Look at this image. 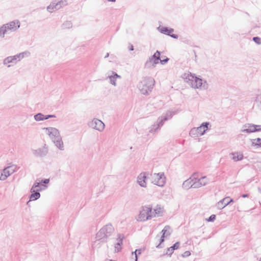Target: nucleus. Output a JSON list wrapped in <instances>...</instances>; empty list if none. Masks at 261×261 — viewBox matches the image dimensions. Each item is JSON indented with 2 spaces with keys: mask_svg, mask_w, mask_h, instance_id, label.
<instances>
[{
  "mask_svg": "<svg viewBox=\"0 0 261 261\" xmlns=\"http://www.w3.org/2000/svg\"><path fill=\"white\" fill-rule=\"evenodd\" d=\"M164 213L163 208L159 205L152 208L150 205L143 206L137 216L138 221H145L153 217L162 216Z\"/></svg>",
  "mask_w": 261,
  "mask_h": 261,
  "instance_id": "f257e3e1",
  "label": "nucleus"
},
{
  "mask_svg": "<svg viewBox=\"0 0 261 261\" xmlns=\"http://www.w3.org/2000/svg\"><path fill=\"white\" fill-rule=\"evenodd\" d=\"M208 182V179L205 176H201L198 173H195L191 177L186 180L184 185L193 188H198L205 186Z\"/></svg>",
  "mask_w": 261,
  "mask_h": 261,
  "instance_id": "f03ea898",
  "label": "nucleus"
},
{
  "mask_svg": "<svg viewBox=\"0 0 261 261\" xmlns=\"http://www.w3.org/2000/svg\"><path fill=\"white\" fill-rule=\"evenodd\" d=\"M155 84V80L152 77H145L140 83L139 89L143 94H147L151 92Z\"/></svg>",
  "mask_w": 261,
  "mask_h": 261,
  "instance_id": "7ed1b4c3",
  "label": "nucleus"
},
{
  "mask_svg": "<svg viewBox=\"0 0 261 261\" xmlns=\"http://www.w3.org/2000/svg\"><path fill=\"white\" fill-rule=\"evenodd\" d=\"M152 182L154 185L162 187L166 182V177L164 173H154L151 177Z\"/></svg>",
  "mask_w": 261,
  "mask_h": 261,
  "instance_id": "20e7f679",
  "label": "nucleus"
},
{
  "mask_svg": "<svg viewBox=\"0 0 261 261\" xmlns=\"http://www.w3.org/2000/svg\"><path fill=\"white\" fill-rule=\"evenodd\" d=\"M16 169L15 166H9L3 170L0 175V180H5L11 174L14 173Z\"/></svg>",
  "mask_w": 261,
  "mask_h": 261,
  "instance_id": "39448f33",
  "label": "nucleus"
},
{
  "mask_svg": "<svg viewBox=\"0 0 261 261\" xmlns=\"http://www.w3.org/2000/svg\"><path fill=\"white\" fill-rule=\"evenodd\" d=\"M187 78L189 81H191V84L193 87L195 88H198L200 87L202 84V80L199 79L191 74H188Z\"/></svg>",
  "mask_w": 261,
  "mask_h": 261,
  "instance_id": "423d86ee",
  "label": "nucleus"
},
{
  "mask_svg": "<svg viewBox=\"0 0 261 261\" xmlns=\"http://www.w3.org/2000/svg\"><path fill=\"white\" fill-rule=\"evenodd\" d=\"M40 184H41L40 182H36L32 187L31 191L32 193H32L30 197V200H35L40 197V193L39 192H36V191H39L41 190V189H37V187H39V185H40Z\"/></svg>",
  "mask_w": 261,
  "mask_h": 261,
  "instance_id": "0eeeda50",
  "label": "nucleus"
},
{
  "mask_svg": "<svg viewBox=\"0 0 261 261\" xmlns=\"http://www.w3.org/2000/svg\"><path fill=\"white\" fill-rule=\"evenodd\" d=\"M168 58L166 59H161L160 58V53L156 51L153 56L150 58V62H152L154 65L158 64L160 62L162 64H164L168 61Z\"/></svg>",
  "mask_w": 261,
  "mask_h": 261,
  "instance_id": "6e6552de",
  "label": "nucleus"
},
{
  "mask_svg": "<svg viewBox=\"0 0 261 261\" xmlns=\"http://www.w3.org/2000/svg\"><path fill=\"white\" fill-rule=\"evenodd\" d=\"M112 229L111 228V225H106L103 228H102L96 234V238L98 240H101L102 239H104L105 238H107L108 237L107 236H106V234L105 233L106 231L109 230L111 231Z\"/></svg>",
  "mask_w": 261,
  "mask_h": 261,
  "instance_id": "1a4fd4ad",
  "label": "nucleus"
},
{
  "mask_svg": "<svg viewBox=\"0 0 261 261\" xmlns=\"http://www.w3.org/2000/svg\"><path fill=\"white\" fill-rule=\"evenodd\" d=\"M158 30L162 33L169 35L174 38H177L178 36L173 33L174 30L172 29L164 27H159Z\"/></svg>",
  "mask_w": 261,
  "mask_h": 261,
  "instance_id": "9d476101",
  "label": "nucleus"
},
{
  "mask_svg": "<svg viewBox=\"0 0 261 261\" xmlns=\"http://www.w3.org/2000/svg\"><path fill=\"white\" fill-rule=\"evenodd\" d=\"M260 130H261V125L248 124L245 126V128L243 131L247 133H253Z\"/></svg>",
  "mask_w": 261,
  "mask_h": 261,
  "instance_id": "9b49d317",
  "label": "nucleus"
},
{
  "mask_svg": "<svg viewBox=\"0 0 261 261\" xmlns=\"http://www.w3.org/2000/svg\"><path fill=\"white\" fill-rule=\"evenodd\" d=\"M147 179V174L145 172L141 173L138 177V182L143 187H146Z\"/></svg>",
  "mask_w": 261,
  "mask_h": 261,
  "instance_id": "f8f14e48",
  "label": "nucleus"
},
{
  "mask_svg": "<svg viewBox=\"0 0 261 261\" xmlns=\"http://www.w3.org/2000/svg\"><path fill=\"white\" fill-rule=\"evenodd\" d=\"M47 132V134L51 138H56L59 137V133L58 129L53 127L45 128Z\"/></svg>",
  "mask_w": 261,
  "mask_h": 261,
  "instance_id": "ddd939ff",
  "label": "nucleus"
},
{
  "mask_svg": "<svg viewBox=\"0 0 261 261\" xmlns=\"http://www.w3.org/2000/svg\"><path fill=\"white\" fill-rule=\"evenodd\" d=\"M93 127L99 131L102 130L105 128L104 123L100 120L95 119L92 122Z\"/></svg>",
  "mask_w": 261,
  "mask_h": 261,
  "instance_id": "4468645a",
  "label": "nucleus"
},
{
  "mask_svg": "<svg viewBox=\"0 0 261 261\" xmlns=\"http://www.w3.org/2000/svg\"><path fill=\"white\" fill-rule=\"evenodd\" d=\"M19 27L18 21L10 22L5 26V30H15Z\"/></svg>",
  "mask_w": 261,
  "mask_h": 261,
  "instance_id": "2eb2a0df",
  "label": "nucleus"
},
{
  "mask_svg": "<svg viewBox=\"0 0 261 261\" xmlns=\"http://www.w3.org/2000/svg\"><path fill=\"white\" fill-rule=\"evenodd\" d=\"M123 235H119L116 240V243L115 244V251L119 252L121 250V246L122 245L123 240L124 239Z\"/></svg>",
  "mask_w": 261,
  "mask_h": 261,
  "instance_id": "dca6fc26",
  "label": "nucleus"
},
{
  "mask_svg": "<svg viewBox=\"0 0 261 261\" xmlns=\"http://www.w3.org/2000/svg\"><path fill=\"white\" fill-rule=\"evenodd\" d=\"M208 123L202 124L200 126L197 127L195 131L196 132L197 135L201 136L206 132L208 128Z\"/></svg>",
  "mask_w": 261,
  "mask_h": 261,
  "instance_id": "f3484780",
  "label": "nucleus"
},
{
  "mask_svg": "<svg viewBox=\"0 0 261 261\" xmlns=\"http://www.w3.org/2000/svg\"><path fill=\"white\" fill-rule=\"evenodd\" d=\"M231 159L234 161L237 162L242 160L243 159V154L241 152H234L230 153Z\"/></svg>",
  "mask_w": 261,
  "mask_h": 261,
  "instance_id": "a211bd4d",
  "label": "nucleus"
},
{
  "mask_svg": "<svg viewBox=\"0 0 261 261\" xmlns=\"http://www.w3.org/2000/svg\"><path fill=\"white\" fill-rule=\"evenodd\" d=\"M18 58L19 57L17 56L7 57L5 59L4 63L5 65H8V66L10 67L11 65H9V64L16 63Z\"/></svg>",
  "mask_w": 261,
  "mask_h": 261,
  "instance_id": "6ab92c4d",
  "label": "nucleus"
},
{
  "mask_svg": "<svg viewBox=\"0 0 261 261\" xmlns=\"http://www.w3.org/2000/svg\"><path fill=\"white\" fill-rule=\"evenodd\" d=\"M67 0H62L61 2H59V3H51L48 7H47V11L49 12H53L55 10L57 9L58 8H57L59 4H60L61 3H63L64 2H66Z\"/></svg>",
  "mask_w": 261,
  "mask_h": 261,
  "instance_id": "aec40b11",
  "label": "nucleus"
},
{
  "mask_svg": "<svg viewBox=\"0 0 261 261\" xmlns=\"http://www.w3.org/2000/svg\"><path fill=\"white\" fill-rule=\"evenodd\" d=\"M232 200L230 199L229 197H226L224 198L221 201L218 203L219 207H224L227 204H228L230 202H232Z\"/></svg>",
  "mask_w": 261,
  "mask_h": 261,
  "instance_id": "412c9836",
  "label": "nucleus"
},
{
  "mask_svg": "<svg viewBox=\"0 0 261 261\" xmlns=\"http://www.w3.org/2000/svg\"><path fill=\"white\" fill-rule=\"evenodd\" d=\"M163 235L162 236L161 242L164 241V238L167 237L170 234L171 228L169 226H165L162 230Z\"/></svg>",
  "mask_w": 261,
  "mask_h": 261,
  "instance_id": "4be33fe9",
  "label": "nucleus"
},
{
  "mask_svg": "<svg viewBox=\"0 0 261 261\" xmlns=\"http://www.w3.org/2000/svg\"><path fill=\"white\" fill-rule=\"evenodd\" d=\"M53 116L52 115H48L46 117H44V116L41 114H38L36 115L35 116V118L36 120L39 121V120H43L44 119H46L49 117H52Z\"/></svg>",
  "mask_w": 261,
  "mask_h": 261,
  "instance_id": "5701e85b",
  "label": "nucleus"
},
{
  "mask_svg": "<svg viewBox=\"0 0 261 261\" xmlns=\"http://www.w3.org/2000/svg\"><path fill=\"white\" fill-rule=\"evenodd\" d=\"M55 144H56V145L59 148H60V149H62V148L63 147V142L61 141V138L58 137L57 139H56V140L54 141Z\"/></svg>",
  "mask_w": 261,
  "mask_h": 261,
  "instance_id": "b1692460",
  "label": "nucleus"
},
{
  "mask_svg": "<svg viewBox=\"0 0 261 261\" xmlns=\"http://www.w3.org/2000/svg\"><path fill=\"white\" fill-rule=\"evenodd\" d=\"M179 247V243L176 242L175 243L173 246H171L168 249V251H171L170 254L172 253L174 250L177 249Z\"/></svg>",
  "mask_w": 261,
  "mask_h": 261,
  "instance_id": "393cba45",
  "label": "nucleus"
},
{
  "mask_svg": "<svg viewBox=\"0 0 261 261\" xmlns=\"http://www.w3.org/2000/svg\"><path fill=\"white\" fill-rule=\"evenodd\" d=\"M260 141H261V139L257 138V139H253L252 143L255 146H258L259 147H261V143H260Z\"/></svg>",
  "mask_w": 261,
  "mask_h": 261,
  "instance_id": "a878e982",
  "label": "nucleus"
},
{
  "mask_svg": "<svg viewBox=\"0 0 261 261\" xmlns=\"http://www.w3.org/2000/svg\"><path fill=\"white\" fill-rule=\"evenodd\" d=\"M253 40L257 44H261V39L258 37H255L253 38Z\"/></svg>",
  "mask_w": 261,
  "mask_h": 261,
  "instance_id": "bb28decb",
  "label": "nucleus"
},
{
  "mask_svg": "<svg viewBox=\"0 0 261 261\" xmlns=\"http://www.w3.org/2000/svg\"><path fill=\"white\" fill-rule=\"evenodd\" d=\"M141 250H136L134 254V253H132V255H134V256H135V261H137V253L140 254H141Z\"/></svg>",
  "mask_w": 261,
  "mask_h": 261,
  "instance_id": "cd10ccee",
  "label": "nucleus"
},
{
  "mask_svg": "<svg viewBox=\"0 0 261 261\" xmlns=\"http://www.w3.org/2000/svg\"><path fill=\"white\" fill-rule=\"evenodd\" d=\"M111 231H109V230H107L105 232V233L106 234V236L108 237L110 236L111 234L113 233V232L114 231V228L112 227V226L111 225Z\"/></svg>",
  "mask_w": 261,
  "mask_h": 261,
  "instance_id": "c85d7f7f",
  "label": "nucleus"
},
{
  "mask_svg": "<svg viewBox=\"0 0 261 261\" xmlns=\"http://www.w3.org/2000/svg\"><path fill=\"white\" fill-rule=\"evenodd\" d=\"M190 55L191 56H194V57H191L192 60H196V54H195V51L194 50H193V51H192L191 52Z\"/></svg>",
  "mask_w": 261,
  "mask_h": 261,
  "instance_id": "c756f323",
  "label": "nucleus"
},
{
  "mask_svg": "<svg viewBox=\"0 0 261 261\" xmlns=\"http://www.w3.org/2000/svg\"><path fill=\"white\" fill-rule=\"evenodd\" d=\"M191 255V253L189 251H186L182 254V256L183 257H188L189 256Z\"/></svg>",
  "mask_w": 261,
  "mask_h": 261,
  "instance_id": "7c9ffc66",
  "label": "nucleus"
},
{
  "mask_svg": "<svg viewBox=\"0 0 261 261\" xmlns=\"http://www.w3.org/2000/svg\"><path fill=\"white\" fill-rule=\"evenodd\" d=\"M216 216L214 215L211 216L208 219V221H213L215 219Z\"/></svg>",
  "mask_w": 261,
  "mask_h": 261,
  "instance_id": "2f4dec72",
  "label": "nucleus"
},
{
  "mask_svg": "<svg viewBox=\"0 0 261 261\" xmlns=\"http://www.w3.org/2000/svg\"><path fill=\"white\" fill-rule=\"evenodd\" d=\"M128 48H129V49L130 50H134L133 46L132 45H129Z\"/></svg>",
  "mask_w": 261,
  "mask_h": 261,
  "instance_id": "473e14b6",
  "label": "nucleus"
},
{
  "mask_svg": "<svg viewBox=\"0 0 261 261\" xmlns=\"http://www.w3.org/2000/svg\"><path fill=\"white\" fill-rule=\"evenodd\" d=\"M43 182L45 184H47L49 182V179H46Z\"/></svg>",
  "mask_w": 261,
  "mask_h": 261,
  "instance_id": "72a5a7b5",
  "label": "nucleus"
},
{
  "mask_svg": "<svg viewBox=\"0 0 261 261\" xmlns=\"http://www.w3.org/2000/svg\"><path fill=\"white\" fill-rule=\"evenodd\" d=\"M109 2H115V0H108Z\"/></svg>",
  "mask_w": 261,
  "mask_h": 261,
  "instance_id": "f704fd0d",
  "label": "nucleus"
},
{
  "mask_svg": "<svg viewBox=\"0 0 261 261\" xmlns=\"http://www.w3.org/2000/svg\"><path fill=\"white\" fill-rule=\"evenodd\" d=\"M243 197H247V195H243Z\"/></svg>",
  "mask_w": 261,
  "mask_h": 261,
  "instance_id": "c9c22d12",
  "label": "nucleus"
},
{
  "mask_svg": "<svg viewBox=\"0 0 261 261\" xmlns=\"http://www.w3.org/2000/svg\"><path fill=\"white\" fill-rule=\"evenodd\" d=\"M115 75L116 76V77L118 76L117 74H115Z\"/></svg>",
  "mask_w": 261,
  "mask_h": 261,
  "instance_id": "e433bc0d",
  "label": "nucleus"
}]
</instances>
